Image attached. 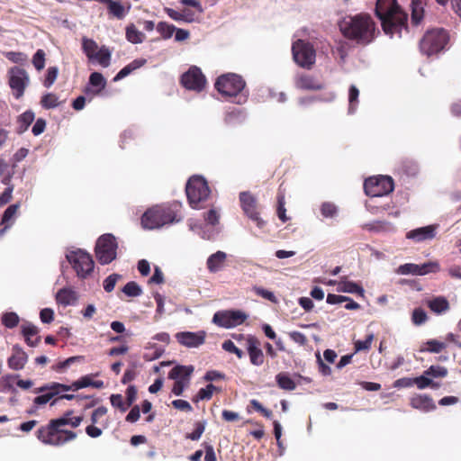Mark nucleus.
I'll return each instance as SVG.
<instances>
[{
  "label": "nucleus",
  "mask_w": 461,
  "mask_h": 461,
  "mask_svg": "<svg viewBox=\"0 0 461 461\" xmlns=\"http://www.w3.org/2000/svg\"><path fill=\"white\" fill-rule=\"evenodd\" d=\"M285 194L281 192H278L276 213H277L278 218L283 222H286L289 220V218L286 216V209L285 207Z\"/></svg>",
  "instance_id": "obj_44"
},
{
  "label": "nucleus",
  "mask_w": 461,
  "mask_h": 461,
  "mask_svg": "<svg viewBox=\"0 0 461 461\" xmlns=\"http://www.w3.org/2000/svg\"><path fill=\"white\" fill-rule=\"evenodd\" d=\"M397 273L401 275H414L419 276L418 272V265L413 263H406L403 265H401L398 269Z\"/></svg>",
  "instance_id": "obj_53"
},
{
  "label": "nucleus",
  "mask_w": 461,
  "mask_h": 461,
  "mask_svg": "<svg viewBox=\"0 0 461 461\" xmlns=\"http://www.w3.org/2000/svg\"><path fill=\"white\" fill-rule=\"evenodd\" d=\"M22 334L25 342L30 347H37L41 342V336H39V328L32 323L26 322L22 325Z\"/></svg>",
  "instance_id": "obj_23"
},
{
  "label": "nucleus",
  "mask_w": 461,
  "mask_h": 461,
  "mask_svg": "<svg viewBox=\"0 0 461 461\" xmlns=\"http://www.w3.org/2000/svg\"><path fill=\"white\" fill-rule=\"evenodd\" d=\"M172 405L174 408L186 412H190L193 411L191 404L185 400H174L172 402Z\"/></svg>",
  "instance_id": "obj_63"
},
{
  "label": "nucleus",
  "mask_w": 461,
  "mask_h": 461,
  "mask_svg": "<svg viewBox=\"0 0 461 461\" xmlns=\"http://www.w3.org/2000/svg\"><path fill=\"white\" fill-rule=\"evenodd\" d=\"M32 64L34 68L41 71L45 66V52L43 50H38L32 57Z\"/></svg>",
  "instance_id": "obj_51"
},
{
  "label": "nucleus",
  "mask_w": 461,
  "mask_h": 461,
  "mask_svg": "<svg viewBox=\"0 0 461 461\" xmlns=\"http://www.w3.org/2000/svg\"><path fill=\"white\" fill-rule=\"evenodd\" d=\"M194 368L193 366H176L168 374V378L173 380H183L189 383L191 375Z\"/></svg>",
  "instance_id": "obj_25"
},
{
  "label": "nucleus",
  "mask_w": 461,
  "mask_h": 461,
  "mask_svg": "<svg viewBox=\"0 0 461 461\" xmlns=\"http://www.w3.org/2000/svg\"><path fill=\"white\" fill-rule=\"evenodd\" d=\"M28 81L29 77L24 69L20 68H11L9 85L16 99L23 96Z\"/></svg>",
  "instance_id": "obj_16"
},
{
  "label": "nucleus",
  "mask_w": 461,
  "mask_h": 461,
  "mask_svg": "<svg viewBox=\"0 0 461 461\" xmlns=\"http://www.w3.org/2000/svg\"><path fill=\"white\" fill-rule=\"evenodd\" d=\"M137 398V389L134 385H130L126 389V404L128 407L131 406Z\"/></svg>",
  "instance_id": "obj_64"
},
{
  "label": "nucleus",
  "mask_w": 461,
  "mask_h": 461,
  "mask_svg": "<svg viewBox=\"0 0 461 461\" xmlns=\"http://www.w3.org/2000/svg\"><path fill=\"white\" fill-rule=\"evenodd\" d=\"M66 384L52 382L47 384H44L39 388H36L34 390V393H44L43 394H41L39 396H36L33 399V404L35 405V408L41 405H44L47 402H49L50 400H52L55 396L59 395L61 392H67Z\"/></svg>",
  "instance_id": "obj_15"
},
{
  "label": "nucleus",
  "mask_w": 461,
  "mask_h": 461,
  "mask_svg": "<svg viewBox=\"0 0 461 461\" xmlns=\"http://www.w3.org/2000/svg\"><path fill=\"white\" fill-rule=\"evenodd\" d=\"M73 414V411H67L61 417L59 418V420H65V426L67 425H69L71 428L75 429V428H77L82 420H83V417L82 416H76V417H71Z\"/></svg>",
  "instance_id": "obj_43"
},
{
  "label": "nucleus",
  "mask_w": 461,
  "mask_h": 461,
  "mask_svg": "<svg viewBox=\"0 0 461 461\" xmlns=\"http://www.w3.org/2000/svg\"><path fill=\"white\" fill-rule=\"evenodd\" d=\"M289 337L294 342L300 346H305L308 342L306 336L300 331H292L289 333Z\"/></svg>",
  "instance_id": "obj_61"
},
{
  "label": "nucleus",
  "mask_w": 461,
  "mask_h": 461,
  "mask_svg": "<svg viewBox=\"0 0 461 461\" xmlns=\"http://www.w3.org/2000/svg\"><path fill=\"white\" fill-rule=\"evenodd\" d=\"M59 74V68L57 67H49L43 81V86L50 88L56 81Z\"/></svg>",
  "instance_id": "obj_48"
},
{
  "label": "nucleus",
  "mask_w": 461,
  "mask_h": 461,
  "mask_svg": "<svg viewBox=\"0 0 461 461\" xmlns=\"http://www.w3.org/2000/svg\"><path fill=\"white\" fill-rule=\"evenodd\" d=\"M440 269L438 262H427L421 265H418L419 276H424L429 273H437Z\"/></svg>",
  "instance_id": "obj_46"
},
{
  "label": "nucleus",
  "mask_w": 461,
  "mask_h": 461,
  "mask_svg": "<svg viewBox=\"0 0 461 461\" xmlns=\"http://www.w3.org/2000/svg\"><path fill=\"white\" fill-rule=\"evenodd\" d=\"M410 404L412 408L428 412L436 409L433 399L427 394H417L411 398Z\"/></svg>",
  "instance_id": "obj_22"
},
{
  "label": "nucleus",
  "mask_w": 461,
  "mask_h": 461,
  "mask_svg": "<svg viewBox=\"0 0 461 461\" xmlns=\"http://www.w3.org/2000/svg\"><path fill=\"white\" fill-rule=\"evenodd\" d=\"M28 360V356L25 351L19 347L18 345H14L13 347V354L8 358L7 364L9 368L18 371L24 367Z\"/></svg>",
  "instance_id": "obj_20"
},
{
  "label": "nucleus",
  "mask_w": 461,
  "mask_h": 461,
  "mask_svg": "<svg viewBox=\"0 0 461 461\" xmlns=\"http://www.w3.org/2000/svg\"><path fill=\"white\" fill-rule=\"evenodd\" d=\"M246 82L241 76L235 73H227L217 77L214 87L226 97H236L242 93Z\"/></svg>",
  "instance_id": "obj_7"
},
{
  "label": "nucleus",
  "mask_w": 461,
  "mask_h": 461,
  "mask_svg": "<svg viewBox=\"0 0 461 461\" xmlns=\"http://www.w3.org/2000/svg\"><path fill=\"white\" fill-rule=\"evenodd\" d=\"M294 86L301 90H321L324 88V85L320 80L316 79L313 76L301 73L294 77Z\"/></svg>",
  "instance_id": "obj_19"
},
{
  "label": "nucleus",
  "mask_w": 461,
  "mask_h": 461,
  "mask_svg": "<svg viewBox=\"0 0 461 461\" xmlns=\"http://www.w3.org/2000/svg\"><path fill=\"white\" fill-rule=\"evenodd\" d=\"M34 121V113L32 111H26L17 118V129L16 132L18 134L23 133L29 126Z\"/></svg>",
  "instance_id": "obj_30"
},
{
  "label": "nucleus",
  "mask_w": 461,
  "mask_h": 461,
  "mask_svg": "<svg viewBox=\"0 0 461 461\" xmlns=\"http://www.w3.org/2000/svg\"><path fill=\"white\" fill-rule=\"evenodd\" d=\"M206 332L199 330L197 332L180 331L176 334L177 342L186 348H198L205 341Z\"/></svg>",
  "instance_id": "obj_18"
},
{
  "label": "nucleus",
  "mask_w": 461,
  "mask_h": 461,
  "mask_svg": "<svg viewBox=\"0 0 461 461\" xmlns=\"http://www.w3.org/2000/svg\"><path fill=\"white\" fill-rule=\"evenodd\" d=\"M110 402L114 408H118L122 412L126 411V410L129 408L126 402H123L122 394H112L110 396Z\"/></svg>",
  "instance_id": "obj_55"
},
{
  "label": "nucleus",
  "mask_w": 461,
  "mask_h": 461,
  "mask_svg": "<svg viewBox=\"0 0 461 461\" xmlns=\"http://www.w3.org/2000/svg\"><path fill=\"white\" fill-rule=\"evenodd\" d=\"M19 316L14 312H5L2 316V323L8 329L16 327L19 323Z\"/></svg>",
  "instance_id": "obj_45"
},
{
  "label": "nucleus",
  "mask_w": 461,
  "mask_h": 461,
  "mask_svg": "<svg viewBox=\"0 0 461 461\" xmlns=\"http://www.w3.org/2000/svg\"><path fill=\"white\" fill-rule=\"evenodd\" d=\"M125 37L128 41L133 44L142 43L146 38L145 34L139 31L133 23L127 25Z\"/></svg>",
  "instance_id": "obj_29"
},
{
  "label": "nucleus",
  "mask_w": 461,
  "mask_h": 461,
  "mask_svg": "<svg viewBox=\"0 0 461 461\" xmlns=\"http://www.w3.org/2000/svg\"><path fill=\"white\" fill-rule=\"evenodd\" d=\"M56 301L63 306L73 305L77 301V294L70 288H62L57 293Z\"/></svg>",
  "instance_id": "obj_26"
},
{
  "label": "nucleus",
  "mask_w": 461,
  "mask_h": 461,
  "mask_svg": "<svg viewBox=\"0 0 461 461\" xmlns=\"http://www.w3.org/2000/svg\"><path fill=\"white\" fill-rule=\"evenodd\" d=\"M240 206L244 213L262 229L266 225V221L260 217L257 198L249 192H241L240 194Z\"/></svg>",
  "instance_id": "obj_13"
},
{
  "label": "nucleus",
  "mask_w": 461,
  "mask_h": 461,
  "mask_svg": "<svg viewBox=\"0 0 461 461\" xmlns=\"http://www.w3.org/2000/svg\"><path fill=\"white\" fill-rule=\"evenodd\" d=\"M156 29L163 39L167 40L172 37L173 33L176 30V27L166 22H159L157 24Z\"/></svg>",
  "instance_id": "obj_40"
},
{
  "label": "nucleus",
  "mask_w": 461,
  "mask_h": 461,
  "mask_svg": "<svg viewBox=\"0 0 461 461\" xmlns=\"http://www.w3.org/2000/svg\"><path fill=\"white\" fill-rule=\"evenodd\" d=\"M120 277H121V276L118 274H112V275L108 276L104 280V284H103L104 289L105 290V292L111 293L114 289L115 285Z\"/></svg>",
  "instance_id": "obj_57"
},
{
  "label": "nucleus",
  "mask_w": 461,
  "mask_h": 461,
  "mask_svg": "<svg viewBox=\"0 0 461 461\" xmlns=\"http://www.w3.org/2000/svg\"><path fill=\"white\" fill-rule=\"evenodd\" d=\"M393 180L390 176H373L365 180L364 190L370 197H380L393 191Z\"/></svg>",
  "instance_id": "obj_10"
},
{
  "label": "nucleus",
  "mask_w": 461,
  "mask_h": 461,
  "mask_svg": "<svg viewBox=\"0 0 461 461\" xmlns=\"http://www.w3.org/2000/svg\"><path fill=\"white\" fill-rule=\"evenodd\" d=\"M180 82L188 90L201 92L205 87L206 78L199 68L192 67L182 75Z\"/></svg>",
  "instance_id": "obj_14"
},
{
  "label": "nucleus",
  "mask_w": 461,
  "mask_h": 461,
  "mask_svg": "<svg viewBox=\"0 0 461 461\" xmlns=\"http://www.w3.org/2000/svg\"><path fill=\"white\" fill-rule=\"evenodd\" d=\"M122 292L128 296L136 297L141 294L142 290L136 282L131 281L123 286Z\"/></svg>",
  "instance_id": "obj_47"
},
{
  "label": "nucleus",
  "mask_w": 461,
  "mask_h": 461,
  "mask_svg": "<svg viewBox=\"0 0 461 461\" xmlns=\"http://www.w3.org/2000/svg\"><path fill=\"white\" fill-rule=\"evenodd\" d=\"M65 420L51 419L48 424L41 426L36 431V438L43 444L59 447L74 440L77 433L63 429Z\"/></svg>",
  "instance_id": "obj_4"
},
{
  "label": "nucleus",
  "mask_w": 461,
  "mask_h": 461,
  "mask_svg": "<svg viewBox=\"0 0 461 461\" xmlns=\"http://www.w3.org/2000/svg\"><path fill=\"white\" fill-rule=\"evenodd\" d=\"M429 307L432 312L440 314L449 309V303L445 297L438 296L429 302Z\"/></svg>",
  "instance_id": "obj_33"
},
{
  "label": "nucleus",
  "mask_w": 461,
  "mask_h": 461,
  "mask_svg": "<svg viewBox=\"0 0 461 461\" xmlns=\"http://www.w3.org/2000/svg\"><path fill=\"white\" fill-rule=\"evenodd\" d=\"M66 258L71 264L78 277L86 278L93 272L94 260L90 254L81 249H77L68 253Z\"/></svg>",
  "instance_id": "obj_9"
},
{
  "label": "nucleus",
  "mask_w": 461,
  "mask_h": 461,
  "mask_svg": "<svg viewBox=\"0 0 461 461\" xmlns=\"http://www.w3.org/2000/svg\"><path fill=\"white\" fill-rule=\"evenodd\" d=\"M19 207V203H14L6 208L2 217V223L5 224V227H9L10 225H12V221L17 213Z\"/></svg>",
  "instance_id": "obj_41"
},
{
  "label": "nucleus",
  "mask_w": 461,
  "mask_h": 461,
  "mask_svg": "<svg viewBox=\"0 0 461 461\" xmlns=\"http://www.w3.org/2000/svg\"><path fill=\"white\" fill-rule=\"evenodd\" d=\"M276 381L279 388L285 391H293L296 388L295 382L285 372H280L276 375Z\"/></svg>",
  "instance_id": "obj_32"
},
{
  "label": "nucleus",
  "mask_w": 461,
  "mask_h": 461,
  "mask_svg": "<svg viewBox=\"0 0 461 461\" xmlns=\"http://www.w3.org/2000/svg\"><path fill=\"white\" fill-rule=\"evenodd\" d=\"M250 405L252 406V408L255 411L260 412L267 419L272 418V416H273L272 411L265 408L258 400H255V399L251 400Z\"/></svg>",
  "instance_id": "obj_58"
},
{
  "label": "nucleus",
  "mask_w": 461,
  "mask_h": 461,
  "mask_svg": "<svg viewBox=\"0 0 461 461\" xmlns=\"http://www.w3.org/2000/svg\"><path fill=\"white\" fill-rule=\"evenodd\" d=\"M182 203L173 201L167 203L156 204L149 208L141 216V225L144 229H159L167 224L181 221L180 212Z\"/></svg>",
  "instance_id": "obj_3"
},
{
  "label": "nucleus",
  "mask_w": 461,
  "mask_h": 461,
  "mask_svg": "<svg viewBox=\"0 0 461 461\" xmlns=\"http://www.w3.org/2000/svg\"><path fill=\"white\" fill-rule=\"evenodd\" d=\"M226 259V254L222 251H217L212 254L206 262L207 268L210 272L215 273L220 270Z\"/></svg>",
  "instance_id": "obj_27"
},
{
  "label": "nucleus",
  "mask_w": 461,
  "mask_h": 461,
  "mask_svg": "<svg viewBox=\"0 0 461 461\" xmlns=\"http://www.w3.org/2000/svg\"><path fill=\"white\" fill-rule=\"evenodd\" d=\"M217 391L220 392L221 389L217 388L212 384H207L204 388H201L196 395L194 396L193 402H198L199 401H209L212 399L213 393Z\"/></svg>",
  "instance_id": "obj_35"
},
{
  "label": "nucleus",
  "mask_w": 461,
  "mask_h": 461,
  "mask_svg": "<svg viewBox=\"0 0 461 461\" xmlns=\"http://www.w3.org/2000/svg\"><path fill=\"white\" fill-rule=\"evenodd\" d=\"M118 243L116 238L111 233L101 235L95 243V253L101 265L110 264L116 258Z\"/></svg>",
  "instance_id": "obj_8"
},
{
  "label": "nucleus",
  "mask_w": 461,
  "mask_h": 461,
  "mask_svg": "<svg viewBox=\"0 0 461 461\" xmlns=\"http://www.w3.org/2000/svg\"><path fill=\"white\" fill-rule=\"evenodd\" d=\"M428 319L426 312L421 308H416L412 312L411 320L415 325L423 324Z\"/></svg>",
  "instance_id": "obj_54"
},
{
  "label": "nucleus",
  "mask_w": 461,
  "mask_h": 461,
  "mask_svg": "<svg viewBox=\"0 0 461 461\" xmlns=\"http://www.w3.org/2000/svg\"><path fill=\"white\" fill-rule=\"evenodd\" d=\"M447 369L441 366H431L425 370V375L432 377H445L447 375Z\"/></svg>",
  "instance_id": "obj_49"
},
{
  "label": "nucleus",
  "mask_w": 461,
  "mask_h": 461,
  "mask_svg": "<svg viewBox=\"0 0 461 461\" xmlns=\"http://www.w3.org/2000/svg\"><path fill=\"white\" fill-rule=\"evenodd\" d=\"M88 386L101 389L104 386V384L102 380L93 381L90 375L82 376L80 379L73 382L71 385L66 384V387L68 388L67 392L70 390L77 391L79 389L86 388Z\"/></svg>",
  "instance_id": "obj_24"
},
{
  "label": "nucleus",
  "mask_w": 461,
  "mask_h": 461,
  "mask_svg": "<svg viewBox=\"0 0 461 461\" xmlns=\"http://www.w3.org/2000/svg\"><path fill=\"white\" fill-rule=\"evenodd\" d=\"M94 59H96L102 67L107 68L110 65L111 53L108 49L102 47L97 50Z\"/></svg>",
  "instance_id": "obj_42"
},
{
  "label": "nucleus",
  "mask_w": 461,
  "mask_h": 461,
  "mask_svg": "<svg viewBox=\"0 0 461 461\" xmlns=\"http://www.w3.org/2000/svg\"><path fill=\"white\" fill-rule=\"evenodd\" d=\"M447 348V344L437 339H429L422 343L420 347V352L440 353Z\"/></svg>",
  "instance_id": "obj_31"
},
{
  "label": "nucleus",
  "mask_w": 461,
  "mask_h": 461,
  "mask_svg": "<svg viewBox=\"0 0 461 461\" xmlns=\"http://www.w3.org/2000/svg\"><path fill=\"white\" fill-rule=\"evenodd\" d=\"M413 383H414V384L417 385V387L419 389H424L426 387H431V388L436 389V388L439 387V384L433 382L429 378V376L425 375V372L423 373L422 375L413 378Z\"/></svg>",
  "instance_id": "obj_39"
},
{
  "label": "nucleus",
  "mask_w": 461,
  "mask_h": 461,
  "mask_svg": "<svg viewBox=\"0 0 461 461\" xmlns=\"http://www.w3.org/2000/svg\"><path fill=\"white\" fill-rule=\"evenodd\" d=\"M374 339V334H369L364 340H357L354 343L356 351L368 350Z\"/></svg>",
  "instance_id": "obj_56"
},
{
  "label": "nucleus",
  "mask_w": 461,
  "mask_h": 461,
  "mask_svg": "<svg viewBox=\"0 0 461 461\" xmlns=\"http://www.w3.org/2000/svg\"><path fill=\"white\" fill-rule=\"evenodd\" d=\"M246 348L249 356L250 363L253 366H259L263 365L265 356L261 349V342L257 337L252 335L247 337Z\"/></svg>",
  "instance_id": "obj_17"
},
{
  "label": "nucleus",
  "mask_w": 461,
  "mask_h": 461,
  "mask_svg": "<svg viewBox=\"0 0 461 461\" xmlns=\"http://www.w3.org/2000/svg\"><path fill=\"white\" fill-rule=\"evenodd\" d=\"M146 64V59H134L131 63H129L127 66H125L123 68H122L117 75L114 77L113 80L118 81L122 79L123 77L130 75L131 72L136 70L137 68H141Z\"/></svg>",
  "instance_id": "obj_28"
},
{
  "label": "nucleus",
  "mask_w": 461,
  "mask_h": 461,
  "mask_svg": "<svg viewBox=\"0 0 461 461\" xmlns=\"http://www.w3.org/2000/svg\"><path fill=\"white\" fill-rule=\"evenodd\" d=\"M435 225H428L425 227L412 230L406 234V238L415 240L416 242L432 240L436 236Z\"/></svg>",
  "instance_id": "obj_21"
},
{
  "label": "nucleus",
  "mask_w": 461,
  "mask_h": 461,
  "mask_svg": "<svg viewBox=\"0 0 461 461\" xmlns=\"http://www.w3.org/2000/svg\"><path fill=\"white\" fill-rule=\"evenodd\" d=\"M82 49L89 59H94V56L98 50V45L94 40L85 37L82 40Z\"/></svg>",
  "instance_id": "obj_38"
},
{
  "label": "nucleus",
  "mask_w": 461,
  "mask_h": 461,
  "mask_svg": "<svg viewBox=\"0 0 461 461\" xmlns=\"http://www.w3.org/2000/svg\"><path fill=\"white\" fill-rule=\"evenodd\" d=\"M375 14L381 20L385 34H401L407 26V14L397 5L396 0H377Z\"/></svg>",
  "instance_id": "obj_2"
},
{
  "label": "nucleus",
  "mask_w": 461,
  "mask_h": 461,
  "mask_svg": "<svg viewBox=\"0 0 461 461\" xmlns=\"http://www.w3.org/2000/svg\"><path fill=\"white\" fill-rule=\"evenodd\" d=\"M248 315L240 310L218 311L212 317V322L221 328L230 329L242 324Z\"/></svg>",
  "instance_id": "obj_12"
},
{
  "label": "nucleus",
  "mask_w": 461,
  "mask_h": 461,
  "mask_svg": "<svg viewBox=\"0 0 461 461\" xmlns=\"http://www.w3.org/2000/svg\"><path fill=\"white\" fill-rule=\"evenodd\" d=\"M338 292L364 294V289L361 285L352 281H341L339 283Z\"/></svg>",
  "instance_id": "obj_34"
},
{
  "label": "nucleus",
  "mask_w": 461,
  "mask_h": 461,
  "mask_svg": "<svg viewBox=\"0 0 461 461\" xmlns=\"http://www.w3.org/2000/svg\"><path fill=\"white\" fill-rule=\"evenodd\" d=\"M185 193L191 208H204V203L210 197L211 190L207 181L200 176H191L185 185Z\"/></svg>",
  "instance_id": "obj_5"
},
{
  "label": "nucleus",
  "mask_w": 461,
  "mask_h": 461,
  "mask_svg": "<svg viewBox=\"0 0 461 461\" xmlns=\"http://www.w3.org/2000/svg\"><path fill=\"white\" fill-rule=\"evenodd\" d=\"M292 52L294 60L302 68H311L315 63V50L310 42L297 40L293 43Z\"/></svg>",
  "instance_id": "obj_11"
},
{
  "label": "nucleus",
  "mask_w": 461,
  "mask_h": 461,
  "mask_svg": "<svg viewBox=\"0 0 461 461\" xmlns=\"http://www.w3.org/2000/svg\"><path fill=\"white\" fill-rule=\"evenodd\" d=\"M423 17V9L420 6V3L418 4L415 1H412V12H411V20L414 23H419Z\"/></svg>",
  "instance_id": "obj_59"
},
{
  "label": "nucleus",
  "mask_w": 461,
  "mask_h": 461,
  "mask_svg": "<svg viewBox=\"0 0 461 461\" xmlns=\"http://www.w3.org/2000/svg\"><path fill=\"white\" fill-rule=\"evenodd\" d=\"M107 408L105 406H100L96 408L91 414L92 424H97L100 422V419L107 414Z\"/></svg>",
  "instance_id": "obj_60"
},
{
  "label": "nucleus",
  "mask_w": 461,
  "mask_h": 461,
  "mask_svg": "<svg viewBox=\"0 0 461 461\" xmlns=\"http://www.w3.org/2000/svg\"><path fill=\"white\" fill-rule=\"evenodd\" d=\"M342 35L359 45H367L375 39V23L367 14L347 16L339 23Z\"/></svg>",
  "instance_id": "obj_1"
},
{
  "label": "nucleus",
  "mask_w": 461,
  "mask_h": 461,
  "mask_svg": "<svg viewBox=\"0 0 461 461\" xmlns=\"http://www.w3.org/2000/svg\"><path fill=\"white\" fill-rule=\"evenodd\" d=\"M88 84L96 89L95 94H101L106 86V79L99 72H93L89 77Z\"/></svg>",
  "instance_id": "obj_36"
},
{
  "label": "nucleus",
  "mask_w": 461,
  "mask_h": 461,
  "mask_svg": "<svg viewBox=\"0 0 461 461\" xmlns=\"http://www.w3.org/2000/svg\"><path fill=\"white\" fill-rule=\"evenodd\" d=\"M321 212L324 217H333L337 212V208L333 203H324L321 205Z\"/></svg>",
  "instance_id": "obj_62"
},
{
  "label": "nucleus",
  "mask_w": 461,
  "mask_h": 461,
  "mask_svg": "<svg viewBox=\"0 0 461 461\" xmlns=\"http://www.w3.org/2000/svg\"><path fill=\"white\" fill-rule=\"evenodd\" d=\"M195 429L192 433H188L185 438H189L191 440L196 441L198 440L202 434L203 433L205 429V422L204 421H197L194 424Z\"/></svg>",
  "instance_id": "obj_52"
},
{
  "label": "nucleus",
  "mask_w": 461,
  "mask_h": 461,
  "mask_svg": "<svg viewBox=\"0 0 461 461\" xmlns=\"http://www.w3.org/2000/svg\"><path fill=\"white\" fill-rule=\"evenodd\" d=\"M449 41L448 33L442 28L429 30L420 41V51L428 57L442 51Z\"/></svg>",
  "instance_id": "obj_6"
},
{
  "label": "nucleus",
  "mask_w": 461,
  "mask_h": 461,
  "mask_svg": "<svg viewBox=\"0 0 461 461\" xmlns=\"http://www.w3.org/2000/svg\"><path fill=\"white\" fill-rule=\"evenodd\" d=\"M221 347L225 351L235 354L239 359H241L244 357V352L236 347L230 339L225 340Z\"/></svg>",
  "instance_id": "obj_50"
},
{
  "label": "nucleus",
  "mask_w": 461,
  "mask_h": 461,
  "mask_svg": "<svg viewBox=\"0 0 461 461\" xmlns=\"http://www.w3.org/2000/svg\"><path fill=\"white\" fill-rule=\"evenodd\" d=\"M44 109H53L59 106L62 102L59 101V96L54 93H47L43 95L40 102Z\"/></svg>",
  "instance_id": "obj_37"
}]
</instances>
